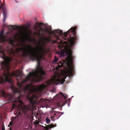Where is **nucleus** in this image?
<instances>
[{
    "label": "nucleus",
    "mask_w": 130,
    "mask_h": 130,
    "mask_svg": "<svg viewBox=\"0 0 130 130\" xmlns=\"http://www.w3.org/2000/svg\"><path fill=\"white\" fill-rule=\"evenodd\" d=\"M36 49V51L33 52L27 49L26 47L16 49L17 53L22 52L23 56L26 57L28 56L31 60L37 61L38 65L37 67L36 70L34 72H30L29 74L26 77L25 79L23 80L22 82H19L18 79H17V85L19 87L16 88L13 85H12L11 87L14 93H20L21 91L22 90L24 92H25L27 90L31 92H34V89L32 90L30 89L32 86L31 84L27 85L26 86L23 88V84L28 81L30 80L31 78L32 79V81L36 82L44 79L43 76L45 75V72L42 68L39 66V64L41 60L43 55L45 52V50L42 46L40 47L38 46Z\"/></svg>",
    "instance_id": "obj_1"
},
{
    "label": "nucleus",
    "mask_w": 130,
    "mask_h": 130,
    "mask_svg": "<svg viewBox=\"0 0 130 130\" xmlns=\"http://www.w3.org/2000/svg\"><path fill=\"white\" fill-rule=\"evenodd\" d=\"M36 49V51L33 52L27 49L26 47L16 49L17 53L22 52L23 56L26 57L28 56L31 60L37 61L38 65L37 67L36 70L34 72H30L29 74L26 77L25 79L23 80L22 82H19L18 79H17V85L19 87L16 88L13 85H12L11 87L14 93H20L21 91L22 90L24 92H25L27 90L31 92H34V89L32 90L30 89L32 86L31 84L27 85L26 86L23 88V84L28 81L30 80L31 78L32 79V81L36 82L44 79L43 76L45 75V72L42 68L39 66V64L41 60L43 55L45 52V50L42 46L40 47L38 46Z\"/></svg>",
    "instance_id": "obj_2"
},
{
    "label": "nucleus",
    "mask_w": 130,
    "mask_h": 130,
    "mask_svg": "<svg viewBox=\"0 0 130 130\" xmlns=\"http://www.w3.org/2000/svg\"><path fill=\"white\" fill-rule=\"evenodd\" d=\"M1 94L4 98L8 99V101L12 102V105L11 109H12V110L15 109H18L20 110L18 114H21V111L26 114L27 112L29 111H30L31 114H34V111L37 109L36 105L39 104L41 102L45 101L43 98L40 101L38 100V97L35 95H33L31 97L28 96L27 98L29 101V103L27 106L20 100V96L13 100V96L10 94H7L4 91H2Z\"/></svg>",
    "instance_id": "obj_3"
},
{
    "label": "nucleus",
    "mask_w": 130,
    "mask_h": 130,
    "mask_svg": "<svg viewBox=\"0 0 130 130\" xmlns=\"http://www.w3.org/2000/svg\"><path fill=\"white\" fill-rule=\"evenodd\" d=\"M17 48H16V51H14L12 48L9 49L8 51L10 57H8L6 56L4 50L1 46H0V57L2 58L4 60V61L1 62V64L7 72V73L5 72L3 73L4 78L3 77H1V81L2 83H5L7 82L10 83H12V79L11 77L13 76L17 77H20L21 79L22 78L23 76V74L19 70H17L16 71L13 72L12 73L9 72L10 62L12 60L13 57L16 56V53H17Z\"/></svg>",
    "instance_id": "obj_4"
},
{
    "label": "nucleus",
    "mask_w": 130,
    "mask_h": 130,
    "mask_svg": "<svg viewBox=\"0 0 130 130\" xmlns=\"http://www.w3.org/2000/svg\"><path fill=\"white\" fill-rule=\"evenodd\" d=\"M76 28V27H72L69 30L64 33L62 31V34L61 35L59 33L57 32H56L55 35H54L56 38V40L53 41L52 42L54 44L57 43L58 44V47L61 50V51H58L57 53V54L59 55V56L60 57L65 56L68 53L70 52V50L67 45H64L62 41L59 39V37L56 34H58L60 36H63V39L65 40L67 39L66 38L67 37V35L69 34L70 35L69 38L67 39V41H65L64 42L65 44H67L68 42L72 45L74 43L77 38L75 34V30Z\"/></svg>",
    "instance_id": "obj_5"
},
{
    "label": "nucleus",
    "mask_w": 130,
    "mask_h": 130,
    "mask_svg": "<svg viewBox=\"0 0 130 130\" xmlns=\"http://www.w3.org/2000/svg\"><path fill=\"white\" fill-rule=\"evenodd\" d=\"M69 60L71 62L70 65H68V69L65 75L62 74H55L52 80L56 85L58 84H63L65 81L66 78V75L69 77L72 76L74 72V67L72 64V57L71 55L69 56Z\"/></svg>",
    "instance_id": "obj_6"
},
{
    "label": "nucleus",
    "mask_w": 130,
    "mask_h": 130,
    "mask_svg": "<svg viewBox=\"0 0 130 130\" xmlns=\"http://www.w3.org/2000/svg\"><path fill=\"white\" fill-rule=\"evenodd\" d=\"M4 31L2 30L0 34V41L2 42H5L7 41L9 43L13 46H16L17 45L14 43L15 40L11 38L7 39L6 37L4 35Z\"/></svg>",
    "instance_id": "obj_7"
},
{
    "label": "nucleus",
    "mask_w": 130,
    "mask_h": 130,
    "mask_svg": "<svg viewBox=\"0 0 130 130\" xmlns=\"http://www.w3.org/2000/svg\"><path fill=\"white\" fill-rule=\"evenodd\" d=\"M38 25L39 27H40L39 31H41L42 32H46L48 33L49 34H52L53 35H55V33L56 32L59 33L60 35H61L62 34V31L59 30H51V31H49L48 29H46L44 30L41 27V26L42 25H44L43 23H38Z\"/></svg>",
    "instance_id": "obj_8"
},
{
    "label": "nucleus",
    "mask_w": 130,
    "mask_h": 130,
    "mask_svg": "<svg viewBox=\"0 0 130 130\" xmlns=\"http://www.w3.org/2000/svg\"><path fill=\"white\" fill-rule=\"evenodd\" d=\"M18 115L14 117H11V121L10 122L8 126L10 127V129L14 124L19 119V117L21 116V114H18Z\"/></svg>",
    "instance_id": "obj_9"
},
{
    "label": "nucleus",
    "mask_w": 130,
    "mask_h": 130,
    "mask_svg": "<svg viewBox=\"0 0 130 130\" xmlns=\"http://www.w3.org/2000/svg\"><path fill=\"white\" fill-rule=\"evenodd\" d=\"M3 9L4 17V21H5L7 17V11L6 7H5L4 4L2 3L1 0H0V9Z\"/></svg>",
    "instance_id": "obj_10"
},
{
    "label": "nucleus",
    "mask_w": 130,
    "mask_h": 130,
    "mask_svg": "<svg viewBox=\"0 0 130 130\" xmlns=\"http://www.w3.org/2000/svg\"><path fill=\"white\" fill-rule=\"evenodd\" d=\"M23 36L25 41L26 40H28L29 42H35L36 40L35 39H32L29 37V34L26 31L25 33L22 34Z\"/></svg>",
    "instance_id": "obj_11"
},
{
    "label": "nucleus",
    "mask_w": 130,
    "mask_h": 130,
    "mask_svg": "<svg viewBox=\"0 0 130 130\" xmlns=\"http://www.w3.org/2000/svg\"><path fill=\"white\" fill-rule=\"evenodd\" d=\"M47 86L46 85L44 84L40 85L38 88V91H42Z\"/></svg>",
    "instance_id": "obj_12"
},
{
    "label": "nucleus",
    "mask_w": 130,
    "mask_h": 130,
    "mask_svg": "<svg viewBox=\"0 0 130 130\" xmlns=\"http://www.w3.org/2000/svg\"><path fill=\"white\" fill-rule=\"evenodd\" d=\"M56 126V125H55L54 126L53 124H51L46 127L45 129L46 130H48L50 128H52L53 127L55 126Z\"/></svg>",
    "instance_id": "obj_13"
},
{
    "label": "nucleus",
    "mask_w": 130,
    "mask_h": 130,
    "mask_svg": "<svg viewBox=\"0 0 130 130\" xmlns=\"http://www.w3.org/2000/svg\"><path fill=\"white\" fill-rule=\"evenodd\" d=\"M59 94H61V95L63 96L64 98L65 99H66L67 98V96L66 94H63L61 92L59 93Z\"/></svg>",
    "instance_id": "obj_14"
},
{
    "label": "nucleus",
    "mask_w": 130,
    "mask_h": 130,
    "mask_svg": "<svg viewBox=\"0 0 130 130\" xmlns=\"http://www.w3.org/2000/svg\"><path fill=\"white\" fill-rule=\"evenodd\" d=\"M58 59L56 57H55L54 60L53 61V63H55L58 61Z\"/></svg>",
    "instance_id": "obj_15"
},
{
    "label": "nucleus",
    "mask_w": 130,
    "mask_h": 130,
    "mask_svg": "<svg viewBox=\"0 0 130 130\" xmlns=\"http://www.w3.org/2000/svg\"><path fill=\"white\" fill-rule=\"evenodd\" d=\"M45 40L47 42H50L51 40V39L49 37L45 38Z\"/></svg>",
    "instance_id": "obj_16"
},
{
    "label": "nucleus",
    "mask_w": 130,
    "mask_h": 130,
    "mask_svg": "<svg viewBox=\"0 0 130 130\" xmlns=\"http://www.w3.org/2000/svg\"><path fill=\"white\" fill-rule=\"evenodd\" d=\"M39 121L37 120H36L34 122V124L35 125H37L39 124Z\"/></svg>",
    "instance_id": "obj_17"
},
{
    "label": "nucleus",
    "mask_w": 130,
    "mask_h": 130,
    "mask_svg": "<svg viewBox=\"0 0 130 130\" xmlns=\"http://www.w3.org/2000/svg\"><path fill=\"white\" fill-rule=\"evenodd\" d=\"M46 121L47 123L49 124L50 122V120L49 119L47 118H46Z\"/></svg>",
    "instance_id": "obj_18"
},
{
    "label": "nucleus",
    "mask_w": 130,
    "mask_h": 130,
    "mask_svg": "<svg viewBox=\"0 0 130 130\" xmlns=\"http://www.w3.org/2000/svg\"><path fill=\"white\" fill-rule=\"evenodd\" d=\"M27 46L28 47H29V48H31V49H32L33 48H32V46L30 45H27Z\"/></svg>",
    "instance_id": "obj_19"
},
{
    "label": "nucleus",
    "mask_w": 130,
    "mask_h": 130,
    "mask_svg": "<svg viewBox=\"0 0 130 130\" xmlns=\"http://www.w3.org/2000/svg\"><path fill=\"white\" fill-rule=\"evenodd\" d=\"M54 109H52V113L56 112L57 113L58 112H56L54 110Z\"/></svg>",
    "instance_id": "obj_20"
},
{
    "label": "nucleus",
    "mask_w": 130,
    "mask_h": 130,
    "mask_svg": "<svg viewBox=\"0 0 130 130\" xmlns=\"http://www.w3.org/2000/svg\"><path fill=\"white\" fill-rule=\"evenodd\" d=\"M56 97H58L60 99L61 98V97L59 96V95L57 94L56 95Z\"/></svg>",
    "instance_id": "obj_21"
},
{
    "label": "nucleus",
    "mask_w": 130,
    "mask_h": 130,
    "mask_svg": "<svg viewBox=\"0 0 130 130\" xmlns=\"http://www.w3.org/2000/svg\"><path fill=\"white\" fill-rule=\"evenodd\" d=\"M3 77V78H4V75H3V76H2V77H0V83H2L1 82V77Z\"/></svg>",
    "instance_id": "obj_22"
},
{
    "label": "nucleus",
    "mask_w": 130,
    "mask_h": 130,
    "mask_svg": "<svg viewBox=\"0 0 130 130\" xmlns=\"http://www.w3.org/2000/svg\"><path fill=\"white\" fill-rule=\"evenodd\" d=\"M54 116H53L54 117V118H55V117L56 116L57 114H54Z\"/></svg>",
    "instance_id": "obj_23"
},
{
    "label": "nucleus",
    "mask_w": 130,
    "mask_h": 130,
    "mask_svg": "<svg viewBox=\"0 0 130 130\" xmlns=\"http://www.w3.org/2000/svg\"><path fill=\"white\" fill-rule=\"evenodd\" d=\"M60 105L59 103H57V106H59Z\"/></svg>",
    "instance_id": "obj_24"
},
{
    "label": "nucleus",
    "mask_w": 130,
    "mask_h": 130,
    "mask_svg": "<svg viewBox=\"0 0 130 130\" xmlns=\"http://www.w3.org/2000/svg\"><path fill=\"white\" fill-rule=\"evenodd\" d=\"M41 35H42L43 36V35H44V33H42L41 34Z\"/></svg>",
    "instance_id": "obj_25"
},
{
    "label": "nucleus",
    "mask_w": 130,
    "mask_h": 130,
    "mask_svg": "<svg viewBox=\"0 0 130 130\" xmlns=\"http://www.w3.org/2000/svg\"><path fill=\"white\" fill-rule=\"evenodd\" d=\"M50 84V83L49 82H48L47 85H49Z\"/></svg>",
    "instance_id": "obj_26"
},
{
    "label": "nucleus",
    "mask_w": 130,
    "mask_h": 130,
    "mask_svg": "<svg viewBox=\"0 0 130 130\" xmlns=\"http://www.w3.org/2000/svg\"><path fill=\"white\" fill-rule=\"evenodd\" d=\"M2 130H5V128H2Z\"/></svg>",
    "instance_id": "obj_27"
},
{
    "label": "nucleus",
    "mask_w": 130,
    "mask_h": 130,
    "mask_svg": "<svg viewBox=\"0 0 130 130\" xmlns=\"http://www.w3.org/2000/svg\"><path fill=\"white\" fill-rule=\"evenodd\" d=\"M11 26L12 27H14V26H12V25H11Z\"/></svg>",
    "instance_id": "obj_28"
},
{
    "label": "nucleus",
    "mask_w": 130,
    "mask_h": 130,
    "mask_svg": "<svg viewBox=\"0 0 130 130\" xmlns=\"http://www.w3.org/2000/svg\"><path fill=\"white\" fill-rule=\"evenodd\" d=\"M37 115L36 116H38V115H39V114H36Z\"/></svg>",
    "instance_id": "obj_29"
},
{
    "label": "nucleus",
    "mask_w": 130,
    "mask_h": 130,
    "mask_svg": "<svg viewBox=\"0 0 130 130\" xmlns=\"http://www.w3.org/2000/svg\"><path fill=\"white\" fill-rule=\"evenodd\" d=\"M16 113H15V112H14V114H16Z\"/></svg>",
    "instance_id": "obj_30"
},
{
    "label": "nucleus",
    "mask_w": 130,
    "mask_h": 130,
    "mask_svg": "<svg viewBox=\"0 0 130 130\" xmlns=\"http://www.w3.org/2000/svg\"><path fill=\"white\" fill-rule=\"evenodd\" d=\"M69 104H68V106H69Z\"/></svg>",
    "instance_id": "obj_31"
},
{
    "label": "nucleus",
    "mask_w": 130,
    "mask_h": 130,
    "mask_svg": "<svg viewBox=\"0 0 130 130\" xmlns=\"http://www.w3.org/2000/svg\"><path fill=\"white\" fill-rule=\"evenodd\" d=\"M37 29V28H35V29Z\"/></svg>",
    "instance_id": "obj_32"
},
{
    "label": "nucleus",
    "mask_w": 130,
    "mask_h": 130,
    "mask_svg": "<svg viewBox=\"0 0 130 130\" xmlns=\"http://www.w3.org/2000/svg\"><path fill=\"white\" fill-rule=\"evenodd\" d=\"M36 114H38V113H36Z\"/></svg>",
    "instance_id": "obj_33"
},
{
    "label": "nucleus",
    "mask_w": 130,
    "mask_h": 130,
    "mask_svg": "<svg viewBox=\"0 0 130 130\" xmlns=\"http://www.w3.org/2000/svg\"><path fill=\"white\" fill-rule=\"evenodd\" d=\"M31 117V118H32V117Z\"/></svg>",
    "instance_id": "obj_34"
}]
</instances>
